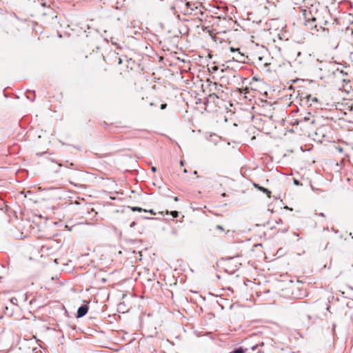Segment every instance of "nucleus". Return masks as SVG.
Segmentation results:
<instances>
[{
	"instance_id": "f257e3e1",
	"label": "nucleus",
	"mask_w": 353,
	"mask_h": 353,
	"mask_svg": "<svg viewBox=\"0 0 353 353\" xmlns=\"http://www.w3.org/2000/svg\"><path fill=\"white\" fill-rule=\"evenodd\" d=\"M305 26H310L320 19V14L316 8H310L302 10Z\"/></svg>"
},
{
	"instance_id": "f03ea898",
	"label": "nucleus",
	"mask_w": 353,
	"mask_h": 353,
	"mask_svg": "<svg viewBox=\"0 0 353 353\" xmlns=\"http://www.w3.org/2000/svg\"><path fill=\"white\" fill-rule=\"evenodd\" d=\"M88 311V307L86 305H83L80 306L77 311V317L81 318L83 316H85Z\"/></svg>"
},
{
	"instance_id": "7ed1b4c3",
	"label": "nucleus",
	"mask_w": 353,
	"mask_h": 353,
	"mask_svg": "<svg viewBox=\"0 0 353 353\" xmlns=\"http://www.w3.org/2000/svg\"><path fill=\"white\" fill-rule=\"evenodd\" d=\"M274 65V67H281L283 65H285V63L284 61H276V60L273 61V63H265V66H268L269 65Z\"/></svg>"
},
{
	"instance_id": "20e7f679",
	"label": "nucleus",
	"mask_w": 353,
	"mask_h": 353,
	"mask_svg": "<svg viewBox=\"0 0 353 353\" xmlns=\"http://www.w3.org/2000/svg\"><path fill=\"white\" fill-rule=\"evenodd\" d=\"M305 26L307 27V28L311 30L312 31L314 30V32H312V34H315L316 32H319L318 26L316 24V22H315L314 23H310V26Z\"/></svg>"
},
{
	"instance_id": "39448f33",
	"label": "nucleus",
	"mask_w": 353,
	"mask_h": 353,
	"mask_svg": "<svg viewBox=\"0 0 353 353\" xmlns=\"http://www.w3.org/2000/svg\"><path fill=\"white\" fill-rule=\"evenodd\" d=\"M254 185L260 191L265 193L269 197H270V194H271V192L270 190H268V189L263 188V187H261V186H259L258 184H254Z\"/></svg>"
},
{
	"instance_id": "423d86ee",
	"label": "nucleus",
	"mask_w": 353,
	"mask_h": 353,
	"mask_svg": "<svg viewBox=\"0 0 353 353\" xmlns=\"http://www.w3.org/2000/svg\"><path fill=\"white\" fill-rule=\"evenodd\" d=\"M346 109L348 110L350 112H353V101H349L347 103H346Z\"/></svg>"
},
{
	"instance_id": "0eeeda50",
	"label": "nucleus",
	"mask_w": 353,
	"mask_h": 353,
	"mask_svg": "<svg viewBox=\"0 0 353 353\" xmlns=\"http://www.w3.org/2000/svg\"><path fill=\"white\" fill-rule=\"evenodd\" d=\"M243 54H241L240 52H238V54L236 55V57H233V59H236V60L239 61H243Z\"/></svg>"
},
{
	"instance_id": "6e6552de",
	"label": "nucleus",
	"mask_w": 353,
	"mask_h": 353,
	"mask_svg": "<svg viewBox=\"0 0 353 353\" xmlns=\"http://www.w3.org/2000/svg\"><path fill=\"white\" fill-rule=\"evenodd\" d=\"M131 210L134 212L135 211H138V212H141L143 211V210L141 208H139V207H132L131 208Z\"/></svg>"
},
{
	"instance_id": "1a4fd4ad",
	"label": "nucleus",
	"mask_w": 353,
	"mask_h": 353,
	"mask_svg": "<svg viewBox=\"0 0 353 353\" xmlns=\"http://www.w3.org/2000/svg\"><path fill=\"white\" fill-rule=\"evenodd\" d=\"M170 214L174 217V218H176L178 217L179 216V212L177 211H172L170 212Z\"/></svg>"
},
{
	"instance_id": "9d476101",
	"label": "nucleus",
	"mask_w": 353,
	"mask_h": 353,
	"mask_svg": "<svg viewBox=\"0 0 353 353\" xmlns=\"http://www.w3.org/2000/svg\"><path fill=\"white\" fill-rule=\"evenodd\" d=\"M239 50V48H232V47L230 48V51L232 52H237Z\"/></svg>"
},
{
	"instance_id": "9b49d317",
	"label": "nucleus",
	"mask_w": 353,
	"mask_h": 353,
	"mask_svg": "<svg viewBox=\"0 0 353 353\" xmlns=\"http://www.w3.org/2000/svg\"><path fill=\"white\" fill-rule=\"evenodd\" d=\"M144 211H145V212H150L151 214H153V215H155V214H156V213L154 212V210H149V211H147L146 210H144Z\"/></svg>"
},
{
	"instance_id": "f8f14e48",
	"label": "nucleus",
	"mask_w": 353,
	"mask_h": 353,
	"mask_svg": "<svg viewBox=\"0 0 353 353\" xmlns=\"http://www.w3.org/2000/svg\"><path fill=\"white\" fill-rule=\"evenodd\" d=\"M166 106H167V104H165V103L161 104V109L163 110V109H165L166 108Z\"/></svg>"
},
{
	"instance_id": "ddd939ff",
	"label": "nucleus",
	"mask_w": 353,
	"mask_h": 353,
	"mask_svg": "<svg viewBox=\"0 0 353 353\" xmlns=\"http://www.w3.org/2000/svg\"><path fill=\"white\" fill-rule=\"evenodd\" d=\"M151 169H152V172H155L157 171V168L154 166H152Z\"/></svg>"
},
{
	"instance_id": "4468645a",
	"label": "nucleus",
	"mask_w": 353,
	"mask_h": 353,
	"mask_svg": "<svg viewBox=\"0 0 353 353\" xmlns=\"http://www.w3.org/2000/svg\"><path fill=\"white\" fill-rule=\"evenodd\" d=\"M216 228L219 229V230H223V228L221 225H216Z\"/></svg>"
},
{
	"instance_id": "2eb2a0df",
	"label": "nucleus",
	"mask_w": 353,
	"mask_h": 353,
	"mask_svg": "<svg viewBox=\"0 0 353 353\" xmlns=\"http://www.w3.org/2000/svg\"><path fill=\"white\" fill-rule=\"evenodd\" d=\"M294 183L296 185H299V181L297 180H294Z\"/></svg>"
},
{
	"instance_id": "dca6fc26",
	"label": "nucleus",
	"mask_w": 353,
	"mask_h": 353,
	"mask_svg": "<svg viewBox=\"0 0 353 353\" xmlns=\"http://www.w3.org/2000/svg\"><path fill=\"white\" fill-rule=\"evenodd\" d=\"M174 200L175 201H178L179 199H178V197H177V196H175V197L174 198Z\"/></svg>"
},
{
	"instance_id": "f3484780",
	"label": "nucleus",
	"mask_w": 353,
	"mask_h": 353,
	"mask_svg": "<svg viewBox=\"0 0 353 353\" xmlns=\"http://www.w3.org/2000/svg\"><path fill=\"white\" fill-rule=\"evenodd\" d=\"M301 52H297V57L301 56Z\"/></svg>"
},
{
	"instance_id": "a211bd4d",
	"label": "nucleus",
	"mask_w": 353,
	"mask_h": 353,
	"mask_svg": "<svg viewBox=\"0 0 353 353\" xmlns=\"http://www.w3.org/2000/svg\"><path fill=\"white\" fill-rule=\"evenodd\" d=\"M313 101H317V99L316 97H314L313 99H312Z\"/></svg>"
},
{
	"instance_id": "6ab92c4d",
	"label": "nucleus",
	"mask_w": 353,
	"mask_h": 353,
	"mask_svg": "<svg viewBox=\"0 0 353 353\" xmlns=\"http://www.w3.org/2000/svg\"><path fill=\"white\" fill-rule=\"evenodd\" d=\"M338 150H339V151L340 152H342V148H338Z\"/></svg>"
},
{
	"instance_id": "aec40b11",
	"label": "nucleus",
	"mask_w": 353,
	"mask_h": 353,
	"mask_svg": "<svg viewBox=\"0 0 353 353\" xmlns=\"http://www.w3.org/2000/svg\"><path fill=\"white\" fill-rule=\"evenodd\" d=\"M319 215H320V216H324L323 213H320V214H319Z\"/></svg>"
},
{
	"instance_id": "412c9836",
	"label": "nucleus",
	"mask_w": 353,
	"mask_h": 353,
	"mask_svg": "<svg viewBox=\"0 0 353 353\" xmlns=\"http://www.w3.org/2000/svg\"><path fill=\"white\" fill-rule=\"evenodd\" d=\"M259 61H262L263 58L262 57H259Z\"/></svg>"
},
{
	"instance_id": "4be33fe9",
	"label": "nucleus",
	"mask_w": 353,
	"mask_h": 353,
	"mask_svg": "<svg viewBox=\"0 0 353 353\" xmlns=\"http://www.w3.org/2000/svg\"><path fill=\"white\" fill-rule=\"evenodd\" d=\"M180 163H181V165H183V163L182 161H181Z\"/></svg>"
},
{
	"instance_id": "5701e85b",
	"label": "nucleus",
	"mask_w": 353,
	"mask_h": 353,
	"mask_svg": "<svg viewBox=\"0 0 353 353\" xmlns=\"http://www.w3.org/2000/svg\"><path fill=\"white\" fill-rule=\"evenodd\" d=\"M222 196H225V193H223V194H222Z\"/></svg>"
},
{
	"instance_id": "b1692460",
	"label": "nucleus",
	"mask_w": 353,
	"mask_h": 353,
	"mask_svg": "<svg viewBox=\"0 0 353 353\" xmlns=\"http://www.w3.org/2000/svg\"><path fill=\"white\" fill-rule=\"evenodd\" d=\"M170 212L168 210L166 211V214H168Z\"/></svg>"
},
{
	"instance_id": "393cba45",
	"label": "nucleus",
	"mask_w": 353,
	"mask_h": 353,
	"mask_svg": "<svg viewBox=\"0 0 353 353\" xmlns=\"http://www.w3.org/2000/svg\"><path fill=\"white\" fill-rule=\"evenodd\" d=\"M323 31L325 30V28H323L321 26L320 27Z\"/></svg>"
}]
</instances>
